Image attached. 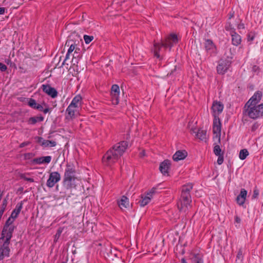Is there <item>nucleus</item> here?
<instances>
[{"mask_svg":"<svg viewBox=\"0 0 263 263\" xmlns=\"http://www.w3.org/2000/svg\"><path fill=\"white\" fill-rule=\"evenodd\" d=\"M93 36H89L87 35H84V40L86 44H89L90 43L93 39Z\"/></svg>","mask_w":263,"mask_h":263,"instance_id":"nucleus-30","label":"nucleus"},{"mask_svg":"<svg viewBox=\"0 0 263 263\" xmlns=\"http://www.w3.org/2000/svg\"><path fill=\"white\" fill-rule=\"evenodd\" d=\"M39 142L40 143L41 145L45 147H53L55 146L57 144L55 141H50L48 140H44L42 138H39Z\"/></svg>","mask_w":263,"mask_h":263,"instance_id":"nucleus-19","label":"nucleus"},{"mask_svg":"<svg viewBox=\"0 0 263 263\" xmlns=\"http://www.w3.org/2000/svg\"><path fill=\"white\" fill-rule=\"evenodd\" d=\"M156 189V187H153L145 195H141V200L139 201L141 206H144L150 202L153 194L155 193Z\"/></svg>","mask_w":263,"mask_h":263,"instance_id":"nucleus-9","label":"nucleus"},{"mask_svg":"<svg viewBox=\"0 0 263 263\" xmlns=\"http://www.w3.org/2000/svg\"><path fill=\"white\" fill-rule=\"evenodd\" d=\"M213 138H214V140L217 141V143H215V145L214 147V154L216 156H219V155H223V153L221 152V149L219 145H218L220 143L221 141H220V142H219L218 140H217V139L214 138V137H213Z\"/></svg>","mask_w":263,"mask_h":263,"instance_id":"nucleus-24","label":"nucleus"},{"mask_svg":"<svg viewBox=\"0 0 263 263\" xmlns=\"http://www.w3.org/2000/svg\"><path fill=\"white\" fill-rule=\"evenodd\" d=\"M14 220V219L9 217L2 231V236L0 238V261L5 257L9 256L10 239L12 237V234L14 230L13 226L10 225Z\"/></svg>","mask_w":263,"mask_h":263,"instance_id":"nucleus-1","label":"nucleus"},{"mask_svg":"<svg viewBox=\"0 0 263 263\" xmlns=\"http://www.w3.org/2000/svg\"><path fill=\"white\" fill-rule=\"evenodd\" d=\"M5 11V8L4 7H1L0 8V14H4Z\"/></svg>","mask_w":263,"mask_h":263,"instance_id":"nucleus-50","label":"nucleus"},{"mask_svg":"<svg viewBox=\"0 0 263 263\" xmlns=\"http://www.w3.org/2000/svg\"><path fill=\"white\" fill-rule=\"evenodd\" d=\"M29 144H30V142H28V141L24 142L22 143L20 145V147H24L25 146L28 145Z\"/></svg>","mask_w":263,"mask_h":263,"instance_id":"nucleus-43","label":"nucleus"},{"mask_svg":"<svg viewBox=\"0 0 263 263\" xmlns=\"http://www.w3.org/2000/svg\"><path fill=\"white\" fill-rule=\"evenodd\" d=\"M62 263H65V262H63Z\"/></svg>","mask_w":263,"mask_h":263,"instance_id":"nucleus-58","label":"nucleus"},{"mask_svg":"<svg viewBox=\"0 0 263 263\" xmlns=\"http://www.w3.org/2000/svg\"><path fill=\"white\" fill-rule=\"evenodd\" d=\"M262 97V92L259 91H256L254 95L250 99L246 104H253L257 105Z\"/></svg>","mask_w":263,"mask_h":263,"instance_id":"nucleus-13","label":"nucleus"},{"mask_svg":"<svg viewBox=\"0 0 263 263\" xmlns=\"http://www.w3.org/2000/svg\"><path fill=\"white\" fill-rule=\"evenodd\" d=\"M51 160V157L50 156L45 157H41L39 158H35L33 161L34 163L38 164L46 163H49Z\"/></svg>","mask_w":263,"mask_h":263,"instance_id":"nucleus-18","label":"nucleus"},{"mask_svg":"<svg viewBox=\"0 0 263 263\" xmlns=\"http://www.w3.org/2000/svg\"><path fill=\"white\" fill-rule=\"evenodd\" d=\"M28 175V174H20L19 175V176H20V178H21V179H23L25 180H26V181L30 182H33L34 179L32 178L28 177L27 176Z\"/></svg>","mask_w":263,"mask_h":263,"instance_id":"nucleus-28","label":"nucleus"},{"mask_svg":"<svg viewBox=\"0 0 263 263\" xmlns=\"http://www.w3.org/2000/svg\"><path fill=\"white\" fill-rule=\"evenodd\" d=\"M78 108L69 105L66 109L67 112V119H72L74 117L75 113L77 111Z\"/></svg>","mask_w":263,"mask_h":263,"instance_id":"nucleus-23","label":"nucleus"},{"mask_svg":"<svg viewBox=\"0 0 263 263\" xmlns=\"http://www.w3.org/2000/svg\"><path fill=\"white\" fill-rule=\"evenodd\" d=\"M231 63L229 61H221L217 67V72L220 74H224L229 68Z\"/></svg>","mask_w":263,"mask_h":263,"instance_id":"nucleus-11","label":"nucleus"},{"mask_svg":"<svg viewBox=\"0 0 263 263\" xmlns=\"http://www.w3.org/2000/svg\"><path fill=\"white\" fill-rule=\"evenodd\" d=\"M62 233V230H58L57 234L55 235V239H58Z\"/></svg>","mask_w":263,"mask_h":263,"instance_id":"nucleus-44","label":"nucleus"},{"mask_svg":"<svg viewBox=\"0 0 263 263\" xmlns=\"http://www.w3.org/2000/svg\"><path fill=\"white\" fill-rule=\"evenodd\" d=\"M218 156V159H217V163L219 164V165H220L223 162V155H219V156Z\"/></svg>","mask_w":263,"mask_h":263,"instance_id":"nucleus-40","label":"nucleus"},{"mask_svg":"<svg viewBox=\"0 0 263 263\" xmlns=\"http://www.w3.org/2000/svg\"><path fill=\"white\" fill-rule=\"evenodd\" d=\"M237 28L238 29H245V25L243 24H239Z\"/></svg>","mask_w":263,"mask_h":263,"instance_id":"nucleus-49","label":"nucleus"},{"mask_svg":"<svg viewBox=\"0 0 263 263\" xmlns=\"http://www.w3.org/2000/svg\"><path fill=\"white\" fill-rule=\"evenodd\" d=\"M204 47L208 52L212 54L216 51V48L211 40H206L204 43Z\"/></svg>","mask_w":263,"mask_h":263,"instance_id":"nucleus-16","label":"nucleus"},{"mask_svg":"<svg viewBox=\"0 0 263 263\" xmlns=\"http://www.w3.org/2000/svg\"><path fill=\"white\" fill-rule=\"evenodd\" d=\"M173 199V197L171 196V197H170V200H172V199Z\"/></svg>","mask_w":263,"mask_h":263,"instance_id":"nucleus-57","label":"nucleus"},{"mask_svg":"<svg viewBox=\"0 0 263 263\" xmlns=\"http://www.w3.org/2000/svg\"><path fill=\"white\" fill-rule=\"evenodd\" d=\"M196 137L201 140H205L206 139V132L203 129H199L196 134Z\"/></svg>","mask_w":263,"mask_h":263,"instance_id":"nucleus-25","label":"nucleus"},{"mask_svg":"<svg viewBox=\"0 0 263 263\" xmlns=\"http://www.w3.org/2000/svg\"><path fill=\"white\" fill-rule=\"evenodd\" d=\"M181 263H187L184 258H182L181 260Z\"/></svg>","mask_w":263,"mask_h":263,"instance_id":"nucleus-55","label":"nucleus"},{"mask_svg":"<svg viewBox=\"0 0 263 263\" xmlns=\"http://www.w3.org/2000/svg\"><path fill=\"white\" fill-rule=\"evenodd\" d=\"M242 255V254L240 252H239L238 253V255H237V257L238 258H240L241 257V256Z\"/></svg>","mask_w":263,"mask_h":263,"instance_id":"nucleus-56","label":"nucleus"},{"mask_svg":"<svg viewBox=\"0 0 263 263\" xmlns=\"http://www.w3.org/2000/svg\"><path fill=\"white\" fill-rule=\"evenodd\" d=\"M4 205H5V209L6 206V200H4L3 203L2 205H1V206L0 208V209H2L4 206Z\"/></svg>","mask_w":263,"mask_h":263,"instance_id":"nucleus-51","label":"nucleus"},{"mask_svg":"<svg viewBox=\"0 0 263 263\" xmlns=\"http://www.w3.org/2000/svg\"><path fill=\"white\" fill-rule=\"evenodd\" d=\"M249 155V152L246 149L240 151L239 157L241 160H244Z\"/></svg>","mask_w":263,"mask_h":263,"instance_id":"nucleus-26","label":"nucleus"},{"mask_svg":"<svg viewBox=\"0 0 263 263\" xmlns=\"http://www.w3.org/2000/svg\"><path fill=\"white\" fill-rule=\"evenodd\" d=\"M82 98L80 96H76L72 100L70 106L79 108L81 105Z\"/></svg>","mask_w":263,"mask_h":263,"instance_id":"nucleus-21","label":"nucleus"},{"mask_svg":"<svg viewBox=\"0 0 263 263\" xmlns=\"http://www.w3.org/2000/svg\"><path fill=\"white\" fill-rule=\"evenodd\" d=\"M255 37V33L253 32H250L248 34V41H252L254 39Z\"/></svg>","mask_w":263,"mask_h":263,"instance_id":"nucleus-32","label":"nucleus"},{"mask_svg":"<svg viewBox=\"0 0 263 263\" xmlns=\"http://www.w3.org/2000/svg\"><path fill=\"white\" fill-rule=\"evenodd\" d=\"M78 44L76 43V41H74L72 40L68 39L66 43L65 46L69 47L67 53L66 54L65 60L64 62H65L67 59L69 58V55L70 53H71L73 51H74V54L78 53V50H80V49L77 47Z\"/></svg>","mask_w":263,"mask_h":263,"instance_id":"nucleus-7","label":"nucleus"},{"mask_svg":"<svg viewBox=\"0 0 263 263\" xmlns=\"http://www.w3.org/2000/svg\"><path fill=\"white\" fill-rule=\"evenodd\" d=\"M236 200H237V203L239 205H242L245 203L246 200L245 199V198H241L239 196H238L236 198Z\"/></svg>","mask_w":263,"mask_h":263,"instance_id":"nucleus-34","label":"nucleus"},{"mask_svg":"<svg viewBox=\"0 0 263 263\" xmlns=\"http://www.w3.org/2000/svg\"><path fill=\"white\" fill-rule=\"evenodd\" d=\"M18 215H17L15 213L12 212L11 215V216L10 217L12 218V219H14L16 217H17Z\"/></svg>","mask_w":263,"mask_h":263,"instance_id":"nucleus-48","label":"nucleus"},{"mask_svg":"<svg viewBox=\"0 0 263 263\" xmlns=\"http://www.w3.org/2000/svg\"><path fill=\"white\" fill-rule=\"evenodd\" d=\"M22 208V203L17 204L16 206V208L13 211V212L15 213L17 215H18L20 213Z\"/></svg>","mask_w":263,"mask_h":263,"instance_id":"nucleus-31","label":"nucleus"},{"mask_svg":"<svg viewBox=\"0 0 263 263\" xmlns=\"http://www.w3.org/2000/svg\"><path fill=\"white\" fill-rule=\"evenodd\" d=\"M35 117L37 118V121H42L44 120V118L42 116Z\"/></svg>","mask_w":263,"mask_h":263,"instance_id":"nucleus-52","label":"nucleus"},{"mask_svg":"<svg viewBox=\"0 0 263 263\" xmlns=\"http://www.w3.org/2000/svg\"><path fill=\"white\" fill-rule=\"evenodd\" d=\"M43 90L49 96L54 98L57 96L58 92L57 90L49 85H43Z\"/></svg>","mask_w":263,"mask_h":263,"instance_id":"nucleus-15","label":"nucleus"},{"mask_svg":"<svg viewBox=\"0 0 263 263\" xmlns=\"http://www.w3.org/2000/svg\"><path fill=\"white\" fill-rule=\"evenodd\" d=\"M77 179L76 176V170L73 165L67 163L65 168L63 184L67 189L76 186L75 181Z\"/></svg>","mask_w":263,"mask_h":263,"instance_id":"nucleus-4","label":"nucleus"},{"mask_svg":"<svg viewBox=\"0 0 263 263\" xmlns=\"http://www.w3.org/2000/svg\"><path fill=\"white\" fill-rule=\"evenodd\" d=\"M164 165V162H162L161 163V164H160V166H159V170L162 174L163 173V170Z\"/></svg>","mask_w":263,"mask_h":263,"instance_id":"nucleus-45","label":"nucleus"},{"mask_svg":"<svg viewBox=\"0 0 263 263\" xmlns=\"http://www.w3.org/2000/svg\"><path fill=\"white\" fill-rule=\"evenodd\" d=\"M28 104L31 107L35 108L37 104L36 103L35 101L32 99H30Z\"/></svg>","mask_w":263,"mask_h":263,"instance_id":"nucleus-33","label":"nucleus"},{"mask_svg":"<svg viewBox=\"0 0 263 263\" xmlns=\"http://www.w3.org/2000/svg\"><path fill=\"white\" fill-rule=\"evenodd\" d=\"M247 194V191L244 189H242L240 191V194L238 196H239L241 198H245V199L246 200Z\"/></svg>","mask_w":263,"mask_h":263,"instance_id":"nucleus-37","label":"nucleus"},{"mask_svg":"<svg viewBox=\"0 0 263 263\" xmlns=\"http://www.w3.org/2000/svg\"><path fill=\"white\" fill-rule=\"evenodd\" d=\"M127 147L128 143L126 141H122L115 145L103 156V163L110 165L115 163L123 155Z\"/></svg>","mask_w":263,"mask_h":263,"instance_id":"nucleus-2","label":"nucleus"},{"mask_svg":"<svg viewBox=\"0 0 263 263\" xmlns=\"http://www.w3.org/2000/svg\"><path fill=\"white\" fill-rule=\"evenodd\" d=\"M37 122V118H36L35 117H31L29 118L28 120V122L30 124H34Z\"/></svg>","mask_w":263,"mask_h":263,"instance_id":"nucleus-38","label":"nucleus"},{"mask_svg":"<svg viewBox=\"0 0 263 263\" xmlns=\"http://www.w3.org/2000/svg\"><path fill=\"white\" fill-rule=\"evenodd\" d=\"M60 179L61 175L58 172H52L50 174L49 178L47 181V186L49 187H52Z\"/></svg>","mask_w":263,"mask_h":263,"instance_id":"nucleus-8","label":"nucleus"},{"mask_svg":"<svg viewBox=\"0 0 263 263\" xmlns=\"http://www.w3.org/2000/svg\"><path fill=\"white\" fill-rule=\"evenodd\" d=\"M165 174H167V175L169 176L170 175L168 174V169L169 168V167L171 166V161L168 160H165Z\"/></svg>","mask_w":263,"mask_h":263,"instance_id":"nucleus-35","label":"nucleus"},{"mask_svg":"<svg viewBox=\"0 0 263 263\" xmlns=\"http://www.w3.org/2000/svg\"><path fill=\"white\" fill-rule=\"evenodd\" d=\"M7 66L5 64L0 63V70L2 71H5L7 69Z\"/></svg>","mask_w":263,"mask_h":263,"instance_id":"nucleus-42","label":"nucleus"},{"mask_svg":"<svg viewBox=\"0 0 263 263\" xmlns=\"http://www.w3.org/2000/svg\"><path fill=\"white\" fill-rule=\"evenodd\" d=\"M193 261V263H203V259L197 255H195Z\"/></svg>","mask_w":263,"mask_h":263,"instance_id":"nucleus-29","label":"nucleus"},{"mask_svg":"<svg viewBox=\"0 0 263 263\" xmlns=\"http://www.w3.org/2000/svg\"><path fill=\"white\" fill-rule=\"evenodd\" d=\"M187 156V152L185 150H178L176 152L173 156L175 161H179L184 159Z\"/></svg>","mask_w":263,"mask_h":263,"instance_id":"nucleus-14","label":"nucleus"},{"mask_svg":"<svg viewBox=\"0 0 263 263\" xmlns=\"http://www.w3.org/2000/svg\"><path fill=\"white\" fill-rule=\"evenodd\" d=\"M35 108L41 111H43V106L39 104H37V105H36V106L35 107Z\"/></svg>","mask_w":263,"mask_h":263,"instance_id":"nucleus-47","label":"nucleus"},{"mask_svg":"<svg viewBox=\"0 0 263 263\" xmlns=\"http://www.w3.org/2000/svg\"><path fill=\"white\" fill-rule=\"evenodd\" d=\"M145 156V152L143 151L140 153V156L143 157Z\"/></svg>","mask_w":263,"mask_h":263,"instance_id":"nucleus-54","label":"nucleus"},{"mask_svg":"<svg viewBox=\"0 0 263 263\" xmlns=\"http://www.w3.org/2000/svg\"><path fill=\"white\" fill-rule=\"evenodd\" d=\"M235 221L237 223H239L241 221L240 218L238 216H235Z\"/></svg>","mask_w":263,"mask_h":263,"instance_id":"nucleus-46","label":"nucleus"},{"mask_svg":"<svg viewBox=\"0 0 263 263\" xmlns=\"http://www.w3.org/2000/svg\"><path fill=\"white\" fill-rule=\"evenodd\" d=\"M119 94L120 89L119 86L116 84L113 85L111 89V95L112 103L115 105H117L119 103Z\"/></svg>","mask_w":263,"mask_h":263,"instance_id":"nucleus-10","label":"nucleus"},{"mask_svg":"<svg viewBox=\"0 0 263 263\" xmlns=\"http://www.w3.org/2000/svg\"><path fill=\"white\" fill-rule=\"evenodd\" d=\"M80 58V55L79 54V52L78 51L77 54H74V53L73 54V59L72 60V62L74 64L76 63H78V59Z\"/></svg>","mask_w":263,"mask_h":263,"instance_id":"nucleus-36","label":"nucleus"},{"mask_svg":"<svg viewBox=\"0 0 263 263\" xmlns=\"http://www.w3.org/2000/svg\"><path fill=\"white\" fill-rule=\"evenodd\" d=\"M178 41L177 35L174 33H171L167 39H165V48L167 47L171 48V47L177 44Z\"/></svg>","mask_w":263,"mask_h":263,"instance_id":"nucleus-12","label":"nucleus"},{"mask_svg":"<svg viewBox=\"0 0 263 263\" xmlns=\"http://www.w3.org/2000/svg\"><path fill=\"white\" fill-rule=\"evenodd\" d=\"M49 109L48 108H46L45 109H43V111L44 112V114L47 113L49 111Z\"/></svg>","mask_w":263,"mask_h":263,"instance_id":"nucleus-53","label":"nucleus"},{"mask_svg":"<svg viewBox=\"0 0 263 263\" xmlns=\"http://www.w3.org/2000/svg\"><path fill=\"white\" fill-rule=\"evenodd\" d=\"M34 155L32 153H29L25 154L24 155V157L25 159H29L31 158Z\"/></svg>","mask_w":263,"mask_h":263,"instance_id":"nucleus-41","label":"nucleus"},{"mask_svg":"<svg viewBox=\"0 0 263 263\" xmlns=\"http://www.w3.org/2000/svg\"><path fill=\"white\" fill-rule=\"evenodd\" d=\"M193 188V185L192 184H187L186 185H183L182 187V190H181V196L182 197H191L190 195V191Z\"/></svg>","mask_w":263,"mask_h":263,"instance_id":"nucleus-17","label":"nucleus"},{"mask_svg":"<svg viewBox=\"0 0 263 263\" xmlns=\"http://www.w3.org/2000/svg\"><path fill=\"white\" fill-rule=\"evenodd\" d=\"M118 205L122 210L127 208L129 206L128 199L126 197L123 196L120 201H118Z\"/></svg>","mask_w":263,"mask_h":263,"instance_id":"nucleus-20","label":"nucleus"},{"mask_svg":"<svg viewBox=\"0 0 263 263\" xmlns=\"http://www.w3.org/2000/svg\"><path fill=\"white\" fill-rule=\"evenodd\" d=\"M259 195V191L257 188H255L253 191V194L252 196L253 198H256Z\"/></svg>","mask_w":263,"mask_h":263,"instance_id":"nucleus-39","label":"nucleus"},{"mask_svg":"<svg viewBox=\"0 0 263 263\" xmlns=\"http://www.w3.org/2000/svg\"><path fill=\"white\" fill-rule=\"evenodd\" d=\"M223 109V105L219 101H214L212 106V115L214 117L213 123V133L214 138L217 139L219 142L220 141L221 123L219 117Z\"/></svg>","mask_w":263,"mask_h":263,"instance_id":"nucleus-3","label":"nucleus"},{"mask_svg":"<svg viewBox=\"0 0 263 263\" xmlns=\"http://www.w3.org/2000/svg\"><path fill=\"white\" fill-rule=\"evenodd\" d=\"M245 107L246 115L251 119H256L263 115V103L258 105L246 104Z\"/></svg>","mask_w":263,"mask_h":263,"instance_id":"nucleus-5","label":"nucleus"},{"mask_svg":"<svg viewBox=\"0 0 263 263\" xmlns=\"http://www.w3.org/2000/svg\"><path fill=\"white\" fill-rule=\"evenodd\" d=\"M232 42L234 45L237 46L241 43L240 36L236 33L235 32L233 31L231 33Z\"/></svg>","mask_w":263,"mask_h":263,"instance_id":"nucleus-22","label":"nucleus"},{"mask_svg":"<svg viewBox=\"0 0 263 263\" xmlns=\"http://www.w3.org/2000/svg\"><path fill=\"white\" fill-rule=\"evenodd\" d=\"M163 44L159 45V44H156L154 45V54L156 57L157 58L160 57V54L158 53V52L161 48V47L163 46Z\"/></svg>","mask_w":263,"mask_h":263,"instance_id":"nucleus-27","label":"nucleus"},{"mask_svg":"<svg viewBox=\"0 0 263 263\" xmlns=\"http://www.w3.org/2000/svg\"><path fill=\"white\" fill-rule=\"evenodd\" d=\"M191 197H186L181 196L177 203V207L180 212L185 213L191 207Z\"/></svg>","mask_w":263,"mask_h":263,"instance_id":"nucleus-6","label":"nucleus"}]
</instances>
